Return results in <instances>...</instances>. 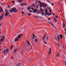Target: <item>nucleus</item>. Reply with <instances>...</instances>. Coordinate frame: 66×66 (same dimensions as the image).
Segmentation results:
<instances>
[{
    "mask_svg": "<svg viewBox=\"0 0 66 66\" xmlns=\"http://www.w3.org/2000/svg\"><path fill=\"white\" fill-rule=\"evenodd\" d=\"M23 36V35L22 34H19L18 35V36L15 39L14 41L15 42H17L18 40H19V38H21V36Z\"/></svg>",
    "mask_w": 66,
    "mask_h": 66,
    "instance_id": "f257e3e1",
    "label": "nucleus"
},
{
    "mask_svg": "<svg viewBox=\"0 0 66 66\" xmlns=\"http://www.w3.org/2000/svg\"><path fill=\"white\" fill-rule=\"evenodd\" d=\"M40 4L41 5L40 6V7H42V6L43 8H45H45L47 7V4H45L43 3H42L41 4ZM44 5H45V6Z\"/></svg>",
    "mask_w": 66,
    "mask_h": 66,
    "instance_id": "f03ea898",
    "label": "nucleus"
},
{
    "mask_svg": "<svg viewBox=\"0 0 66 66\" xmlns=\"http://www.w3.org/2000/svg\"><path fill=\"white\" fill-rule=\"evenodd\" d=\"M12 10H13V12H14V13H17L18 12L17 10V9L16 8H12Z\"/></svg>",
    "mask_w": 66,
    "mask_h": 66,
    "instance_id": "7ed1b4c3",
    "label": "nucleus"
},
{
    "mask_svg": "<svg viewBox=\"0 0 66 66\" xmlns=\"http://www.w3.org/2000/svg\"><path fill=\"white\" fill-rule=\"evenodd\" d=\"M5 11L6 13L5 14V17H7V15L8 14H10V13L8 12V11H7V10H5Z\"/></svg>",
    "mask_w": 66,
    "mask_h": 66,
    "instance_id": "20e7f679",
    "label": "nucleus"
},
{
    "mask_svg": "<svg viewBox=\"0 0 66 66\" xmlns=\"http://www.w3.org/2000/svg\"><path fill=\"white\" fill-rule=\"evenodd\" d=\"M9 50L8 49H6V50L5 51H4V54L5 53H9Z\"/></svg>",
    "mask_w": 66,
    "mask_h": 66,
    "instance_id": "39448f33",
    "label": "nucleus"
},
{
    "mask_svg": "<svg viewBox=\"0 0 66 66\" xmlns=\"http://www.w3.org/2000/svg\"><path fill=\"white\" fill-rule=\"evenodd\" d=\"M3 10H2V8L1 7H0V12H3Z\"/></svg>",
    "mask_w": 66,
    "mask_h": 66,
    "instance_id": "423d86ee",
    "label": "nucleus"
},
{
    "mask_svg": "<svg viewBox=\"0 0 66 66\" xmlns=\"http://www.w3.org/2000/svg\"><path fill=\"white\" fill-rule=\"evenodd\" d=\"M51 48L50 49V51L48 52V55H49L51 53Z\"/></svg>",
    "mask_w": 66,
    "mask_h": 66,
    "instance_id": "0eeeda50",
    "label": "nucleus"
},
{
    "mask_svg": "<svg viewBox=\"0 0 66 66\" xmlns=\"http://www.w3.org/2000/svg\"><path fill=\"white\" fill-rule=\"evenodd\" d=\"M45 13H48V10L46 9H45Z\"/></svg>",
    "mask_w": 66,
    "mask_h": 66,
    "instance_id": "6e6552de",
    "label": "nucleus"
},
{
    "mask_svg": "<svg viewBox=\"0 0 66 66\" xmlns=\"http://www.w3.org/2000/svg\"><path fill=\"white\" fill-rule=\"evenodd\" d=\"M2 41H3V39H1L0 40V45H1V42H2Z\"/></svg>",
    "mask_w": 66,
    "mask_h": 66,
    "instance_id": "1a4fd4ad",
    "label": "nucleus"
},
{
    "mask_svg": "<svg viewBox=\"0 0 66 66\" xmlns=\"http://www.w3.org/2000/svg\"><path fill=\"white\" fill-rule=\"evenodd\" d=\"M45 36H46V35H45L43 37L42 39L43 42H44V41H45V40L44 39V37H45Z\"/></svg>",
    "mask_w": 66,
    "mask_h": 66,
    "instance_id": "9d476101",
    "label": "nucleus"
},
{
    "mask_svg": "<svg viewBox=\"0 0 66 66\" xmlns=\"http://www.w3.org/2000/svg\"><path fill=\"white\" fill-rule=\"evenodd\" d=\"M33 39H35V38L36 37L35 36V35H34V34H33Z\"/></svg>",
    "mask_w": 66,
    "mask_h": 66,
    "instance_id": "9b49d317",
    "label": "nucleus"
},
{
    "mask_svg": "<svg viewBox=\"0 0 66 66\" xmlns=\"http://www.w3.org/2000/svg\"><path fill=\"white\" fill-rule=\"evenodd\" d=\"M54 21H55V22H57V20L56 19L54 18Z\"/></svg>",
    "mask_w": 66,
    "mask_h": 66,
    "instance_id": "f8f14e48",
    "label": "nucleus"
},
{
    "mask_svg": "<svg viewBox=\"0 0 66 66\" xmlns=\"http://www.w3.org/2000/svg\"><path fill=\"white\" fill-rule=\"evenodd\" d=\"M23 0H19L18 1V2L19 3H21L22 1Z\"/></svg>",
    "mask_w": 66,
    "mask_h": 66,
    "instance_id": "ddd939ff",
    "label": "nucleus"
},
{
    "mask_svg": "<svg viewBox=\"0 0 66 66\" xmlns=\"http://www.w3.org/2000/svg\"><path fill=\"white\" fill-rule=\"evenodd\" d=\"M21 65V63H19L18 64H17L16 65V66H19H19H20V65Z\"/></svg>",
    "mask_w": 66,
    "mask_h": 66,
    "instance_id": "4468645a",
    "label": "nucleus"
},
{
    "mask_svg": "<svg viewBox=\"0 0 66 66\" xmlns=\"http://www.w3.org/2000/svg\"><path fill=\"white\" fill-rule=\"evenodd\" d=\"M36 11H37V9H35V10H33V12H34V13H36Z\"/></svg>",
    "mask_w": 66,
    "mask_h": 66,
    "instance_id": "2eb2a0df",
    "label": "nucleus"
},
{
    "mask_svg": "<svg viewBox=\"0 0 66 66\" xmlns=\"http://www.w3.org/2000/svg\"><path fill=\"white\" fill-rule=\"evenodd\" d=\"M59 36L61 38H63V36H62V35H59Z\"/></svg>",
    "mask_w": 66,
    "mask_h": 66,
    "instance_id": "dca6fc26",
    "label": "nucleus"
},
{
    "mask_svg": "<svg viewBox=\"0 0 66 66\" xmlns=\"http://www.w3.org/2000/svg\"><path fill=\"white\" fill-rule=\"evenodd\" d=\"M18 50V49H15L14 51V53H16V51H17Z\"/></svg>",
    "mask_w": 66,
    "mask_h": 66,
    "instance_id": "f3484780",
    "label": "nucleus"
},
{
    "mask_svg": "<svg viewBox=\"0 0 66 66\" xmlns=\"http://www.w3.org/2000/svg\"><path fill=\"white\" fill-rule=\"evenodd\" d=\"M60 56V53H58L56 55V57H58V56Z\"/></svg>",
    "mask_w": 66,
    "mask_h": 66,
    "instance_id": "a211bd4d",
    "label": "nucleus"
},
{
    "mask_svg": "<svg viewBox=\"0 0 66 66\" xmlns=\"http://www.w3.org/2000/svg\"><path fill=\"white\" fill-rule=\"evenodd\" d=\"M32 7H35V6H36V5H34V4H33L32 5Z\"/></svg>",
    "mask_w": 66,
    "mask_h": 66,
    "instance_id": "6ab92c4d",
    "label": "nucleus"
},
{
    "mask_svg": "<svg viewBox=\"0 0 66 66\" xmlns=\"http://www.w3.org/2000/svg\"><path fill=\"white\" fill-rule=\"evenodd\" d=\"M20 5L21 6H23V5H24V4H23V3L21 4H20Z\"/></svg>",
    "mask_w": 66,
    "mask_h": 66,
    "instance_id": "aec40b11",
    "label": "nucleus"
},
{
    "mask_svg": "<svg viewBox=\"0 0 66 66\" xmlns=\"http://www.w3.org/2000/svg\"><path fill=\"white\" fill-rule=\"evenodd\" d=\"M48 38H49V37L48 36H47L46 37V39L47 41L48 40Z\"/></svg>",
    "mask_w": 66,
    "mask_h": 66,
    "instance_id": "412c9836",
    "label": "nucleus"
},
{
    "mask_svg": "<svg viewBox=\"0 0 66 66\" xmlns=\"http://www.w3.org/2000/svg\"><path fill=\"white\" fill-rule=\"evenodd\" d=\"M63 28H65V23H63Z\"/></svg>",
    "mask_w": 66,
    "mask_h": 66,
    "instance_id": "4be33fe9",
    "label": "nucleus"
},
{
    "mask_svg": "<svg viewBox=\"0 0 66 66\" xmlns=\"http://www.w3.org/2000/svg\"><path fill=\"white\" fill-rule=\"evenodd\" d=\"M27 42L28 43V45H31V44H30V42L29 41H28Z\"/></svg>",
    "mask_w": 66,
    "mask_h": 66,
    "instance_id": "5701e85b",
    "label": "nucleus"
},
{
    "mask_svg": "<svg viewBox=\"0 0 66 66\" xmlns=\"http://www.w3.org/2000/svg\"><path fill=\"white\" fill-rule=\"evenodd\" d=\"M3 16H1V18L0 19V20H2L3 18Z\"/></svg>",
    "mask_w": 66,
    "mask_h": 66,
    "instance_id": "b1692460",
    "label": "nucleus"
},
{
    "mask_svg": "<svg viewBox=\"0 0 66 66\" xmlns=\"http://www.w3.org/2000/svg\"><path fill=\"white\" fill-rule=\"evenodd\" d=\"M10 12H11V13H12V12H13V10L12 9H10Z\"/></svg>",
    "mask_w": 66,
    "mask_h": 66,
    "instance_id": "393cba45",
    "label": "nucleus"
},
{
    "mask_svg": "<svg viewBox=\"0 0 66 66\" xmlns=\"http://www.w3.org/2000/svg\"><path fill=\"white\" fill-rule=\"evenodd\" d=\"M48 23H50V24H51L52 25V26H54V25H53V24H52V23H51V22H48Z\"/></svg>",
    "mask_w": 66,
    "mask_h": 66,
    "instance_id": "a878e982",
    "label": "nucleus"
},
{
    "mask_svg": "<svg viewBox=\"0 0 66 66\" xmlns=\"http://www.w3.org/2000/svg\"><path fill=\"white\" fill-rule=\"evenodd\" d=\"M13 46L12 45L11 47V49H13Z\"/></svg>",
    "mask_w": 66,
    "mask_h": 66,
    "instance_id": "bb28decb",
    "label": "nucleus"
},
{
    "mask_svg": "<svg viewBox=\"0 0 66 66\" xmlns=\"http://www.w3.org/2000/svg\"><path fill=\"white\" fill-rule=\"evenodd\" d=\"M2 38H4V39H5V38H5V37L4 36H2Z\"/></svg>",
    "mask_w": 66,
    "mask_h": 66,
    "instance_id": "cd10ccee",
    "label": "nucleus"
},
{
    "mask_svg": "<svg viewBox=\"0 0 66 66\" xmlns=\"http://www.w3.org/2000/svg\"><path fill=\"white\" fill-rule=\"evenodd\" d=\"M44 14H45V13L44 12H43L42 13V15H44Z\"/></svg>",
    "mask_w": 66,
    "mask_h": 66,
    "instance_id": "c85d7f7f",
    "label": "nucleus"
},
{
    "mask_svg": "<svg viewBox=\"0 0 66 66\" xmlns=\"http://www.w3.org/2000/svg\"><path fill=\"white\" fill-rule=\"evenodd\" d=\"M35 41L36 42H37L38 40H37V39H35Z\"/></svg>",
    "mask_w": 66,
    "mask_h": 66,
    "instance_id": "c756f323",
    "label": "nucleus"
},
{
    "mask_svg": "<svg viewBox=\"0 0 66 66\" xmlns=\"http://www.w3.org/2000/svg\"><path fill=\"white\" fill-rule=\"evenodd\" d=\"M38 2L40 4H41V3H42L40 1H39Z\"/></svg>",
    "mask_w": 66,
    "mask_h": 66,
    "instance_id": "7c9ffc66",
    "label": "nucleus"
},
{
    "mask_svg": "<svg viewBox=\"0 0 66 66\" xmlns=\"http://www.w3.org/2000/svg\"><path fill=\"white\" fill-rule=\"evenodd\" d=\"M48 9L49 10H50V13H52V11H51V10H50V9L49 8H48Z\"/></svg>",
    "mask_w": 66,
    "mask_h": 66,
    "instance_id": "2f4dec72",
    "label": "nucleus"
},
{
    "mask_svg": "<svg viewBox=\"0 0 66 66\" xmlns=\"http://www.w3.org/2000/svg\"><path fill=\"white\" fill-rule=\"evenodd\" d=\"M38 2V1H37L36 2V3H35V4H37V2Z\"/></svg>",
    "mask_w": 66,
    "mask_h": 66,
    "instance_id": "473e14b6",
    "label": "nucleus"
},
{
    "mask_svg": "<svg viewBox=\"0 0 66 66\" xmlns=\"http://www.w3.org/2000/svg\"><path fill=\"white\" fill-rule=\"evenodd\" d=\"M39 18L40 19H43V18L42 17H40V16H39Z\"/></svg>",
    "mask_w": 66,
    "mask_h": 66,
    "instance_id": "72a5a7b5",
    "label": "nucleus"
},
{
    "mask_svg": "<svg viewBox=\"0 0 66 66\" xmlns=\"http://www.w3.org/2000/svg\"><path fill=\"white\" fill-rule=\"evenodd\" d=\"M40 11L41 12H43V10H40Z\"/></svg>",
    "mask_w": 66,
    "mask_h": 66,
    "instance_id": "f704fd0d",
    "label": "nucleus"
},
{
    "mask_svg": "<svg viewBox=\"0 0 66 66\" xmlns=\"http://www.w3.org/2000/svg\"><path fill=\"white\" fill-rule=\"evenodd\" d=\"M55 39L56 40H57V38L56 37H55Z\"/></svg>",
    "mask_w": 66,
    "mask_h": 66,
    "instance_id": "c9c22d12",
    "label": "nucleus"
},
{
    "mask_svg": "<svg viewBox=\"0 0 66 66\" xmlns=\"http://www.w3.org/2000/svg\"><path fill=\"white\" fill-rule=\"evenodd\" d=\"M29 11L30 12H31V13H33V12H32V11H31V10H30Z\"/></svg>",
    "mask_w": 66,
    "mask_h": 66,
    "instance_id": "e433bc0d",
    "label": "nucleus"
},
{
    "mask_svg": "<svg viewBox=\"0 0 66 66\" xmlns=\"http://www.w3.org/2000/svg\"><path fill=\"white\" fill-rule=\"evenodd\" d=\"M57 38L58 39V40H59L60 39H59V36H57Z\"/></svg>",
    "mask_w": 66,
    "mask_h": 66,
    "instance_id": "4c0bfd02",
    "label": "nucleus"
},
{
    "mask_svg": "<svg viewBox=\"0 0 66 66\" xmlns=\"http://www.w3.org/2000/svg\"><path fill=\"white\" fill-rule=\"evenodd\" d=\"M28 16H31V14H30V13H29L28 14Z\"/></svg>",
    "mask_w": 66,
    "mask_h": 66,
    "instance_id": "58836bf2",
    "label": "nucleus"
},
{
    "mask_svg": "<svg viewBox=\"0 0 66 66\" xmlns=\"http://www.w3.org/2000/svg\"><path fill=\"white\" fill-rule=\"evenodd\" d=\"M24 5H25V6H26L27 5V4H26V3H24Z\"/></svg>",
    "mask_w": 66,
    "mask_h": 66,
    "instance_id": "ea45409f",
    "label": "nucleus"
},
{
    "mask_svg": "<svg viewBox=\"0 0 66 66\" xmlns=\"http://www.w3.org/2000/svg\"><path fill=\"white\" fill-rule=\"evenodd\" d=\"M58 18V16H56V18L57 19Z\"/></svg>",
    "mask_w": 66,
    "mask_h": 66,
    "instance_id": "a19ab883",
    "label": "nucleus"
},
{
    "mask_svg": "<svg viewBox=\"0 0 66 66\" xmlns=\"http://www.w3.org/2000/svg\"><path fill=\"white\" fill-rule=\"evenodd\" d=\"M51 5H52V6H53L54 5V4H53V3H52Z\"/></svg>",
    "mask_w": 66,
    "mask_h": 66,
    "instance_id": "79ce46f5",
    "label": "nucleus"
},
{
    "mask_svg": "<svg viewBox=\"0 0 66 66\" xmlns=\"http://www.w3.org/2000/svg\"><path fill=\"white\" fill-rule=\"evenodd\" d=\"M34 17H35V18H38V17L37 16H35Z\"/></svg>",
    "mask_w": 66,
    "mask_h": 66,
    "instance_id": "37998d69",
    "label": "nucleus"
},
{
    "mask_svg": "<svg viewBox=\"0 0 66 66\" xmlns=\"http://www.w3.org/2000/svg\"><path fill=\"white\" fill-rule=\"evenodd\" d=\"M44 42V44H47V43H46L45 42L43 41Z\"/></svg>",
    "mask_w": 66,
    "mask_h": 66,
    "instance_id": "c03bdc74",
    "label": "nucleus"
},
{
    "mask_svg": "<svg viewBox=\"0 0 66 66\" xmlns=\"http://www.w3.org/2000/svg\"><path fill=\"white\" fill-rule=\"evenodd\" d=\"M52 15V13L50 14V15H48V16H50V15Z\"/></svg>",
    "mask_w": 66,
    "mask_h": 66,
    "instance_id": "a18cd8bd",
    "label": "nucleus"
},
{
    "mask_svg": "<svg viewBox=\"0 0 66 66\" xmlns=\"http://www.w3.org/2000/svg\"><path fill=\"white\" fill-rule=\"evenodd\" d=\"M21 13L22 14H23V13H24V12L23 11Z\"/></svg>",
    "mask_w": 66,
    "mask_h": 66,
    "instance_id": "49530a36",
    "label": "nucleus"
},
{
    "mask_svg": "<svg viewBox=\"0 0 66 66\" xmlns=\"http://www.w3.org/2000/svg\"><path fill=\"white\" fill-rule=\"evenodd\" d=\"M63 49H65V46H64L63 45Z\"/></svg>",
    "mask_w": 66,
    "mask_h": 66,
    "instance_id": "de8ad7c7",
    "label": "nucleus"
},
{
    "mask_svg": "<svg viewBox=\"0 0 66 66\" xmlns=\"http://www.w3.org/2000/svg\"><path fill=\"white\" fill-rule=\"evenodd\" d=\"M1 17H4L3 14H2V16H1Z\"/></svg>",
    "mask_w": 66,
    "mask_h": 66,
    "instance_id": "09e8293b",
    "label": "nucleus"
},
{
    "mask_svg": "<svg viewBox=\"0 0 66 66\" xmlns=\"http://www.w3.org/2000/svg\"><path fill=\"white\" fill-rule=\"evenodd\" d=\"M57 45L59 47V44L58 43H57Z\"/></svg>",
    "mask_w": 66,
    "mask_h": 66,
    "instance_id": "8fccbe9b",
    "label": "nucleus"
},
{
    "mask_svg": "<svg viewBox=\"0 0 66 66\" xmlns=\"http://www.w3.org/2000/svg\"><path fill=\"white\" fill-rule=\"evenodd\" d=\"M31 9H32V10H34V9L33 7H32Z\"/></svg>",
    "mask_w": 66,
    "mask_h": 66,
    "instance_id": "3c124183",
    "label": "nucleus"
},
{
    "mask_svg": "<svg viewBox=\"0 0 66 66\" xmlns=\"http://www.w3.org/2000/svg\"><path fill=\"white\" fill-rule=\"evenodd\" d=\"M14 2H15V1H12V3H14Z\"/></svg>",
    "mask_w": 66,
    "mask_h": 66,
    "instance_id": "603ef678",
    "label": "nucleus"
},
{
    "mask_svg": "<svg viewBox=\"0 0 66 66\" xmlns=\"http://www.w3.org/2000/svg\"><path fill=\"white\" fill-rule=\"evenodd\" d=\"M30 9V8L29 7L28 9V10H29Z\"/></svg>",
    "mask_w": 66,
    "mask_h": 66,
    "instance_id": "864d4df0",
    "label": "nucleus"
},
{
    "mask_svg": "<svg viewBox=\"0 0 66 66\" xmlns=\"http://www.w3.org/2000/svg\"><path fill=\"white\" fill-rule=\"evenodd\" d=\"M58 3L59 4H60V3H60V2H58Z\"/></svg>",
    "mask_w": 66,
    "mask_h": 66,
    "instance_id": "5fc2aeb1",
    "label": "nucleus"
},
{
    "mask_svg": "<svg viewBox=\"0 0 66 66\" xmlns=\"http://www.w3.org/2000/svg\"><path fill=\"white\" fill-rule=\"evenodd\" d=\"M2 25V24H0V27H1V26Z\"/></svg>",
    "mask_w": 66,
    "mask_h": 66,
    "instance_id": "6e6d98bb",
    "label": "nucleus"
},
{
    "mask_svg": "<svg viewBox=\"0 0 66 66\" xmlns=\"http://www.w3.org/2000/svg\"><path fill=\"white\" fill-rule=\"evenodd\" d=\"M37 13L38 14H39L40 13H39V12H37Z\"/></svg>",
    "mask_w": 66,
    "mask_h": 66,
    "instance_id": "4d7b16f0",
    "label": "nucleus"
},
{
    "mask_svg": "<svg viewBox=\"0 0 66 66\" xmlns=\"http://www.w3.org/2000/svg\"><path fill=\"white\" fill-rule=\"evenodd\" d=\"M2 5H4V4H2Z\"/></svg>",
    "mask_w": 66,
    "mask_h": 66,
    "instance_id": "13d9d810",
    "label": "nucleus"
},
{
    "mask_svg": "<svg viewBox=\"0 0 66 66\" xmlns=\"http://www.w3.org/2000/svg\"><path fill=\"white\" fill-rule=\"evenodd\" d=\"M11 59H13V56H12Z\"/></svg>",
    "mask_w": 66,
    "mask_h": 66,
    "instance_id": "bf43d9fd",
    "label": "nucleus"
},
{
    "mask_svg": "<svg viewBox=\"0 0 66 66\" xmlns=\"http://www.w3.org/2000/svg\"><path fill=\"white\" fill-rule=\"evenodd\" d=\"M47 1L48 3H50V2H49V1Z\"/></svg>",
    "mask_w": 66,
    "mask_h": 66,
    "instance_id": "052dcab7",
    "label": "nucleus"
},
{
    "mask_svg": "<svg viewBox=\"0 0 66 66\" xmlns=\"http://www.w3.org/2000/svg\"><path fill=\"white\" fill-rule=\"evenodd\" d=\"M46 15H49V14H48V13H46Z\"/></svg>",
    "mask_w": 66,
    "mask_h": 66,
    "instance_id": "680f3d73",
    "label": "nucleus"
},
{
    "mask_svg": "<svg viewBox=\"0 0 66 66\" xmlns=\"http://www.w3.org/2000/svg\"><path fill=\"white\" fill-rule=\"evenodd\" d=\"M58 11H59V12H61V11H60V10H58Z\"/></svg>",
    "mask_w": 66,
    "mask_h": 66,
    "instance_id": "e2e57ef3",
    "label": "nucleus"
},
{
    "mask_svg": "<svg viewBox=\"0 0 66 66\" xmlns=\"http://www.w3.org/2000/svg\"><path fill=\"white\" fill-rule=\"evenodd\" d=\"M45 16H46L47 15V14H46V13H45Z\"/></svg>",
    "mask_w": 66,
    "mask_h": 66,
    "instance_id": "0e129e2a",
    "label": "nucleus"
},
{
    "mask_svg": "<svg viewBox=\"0 0 66 66\" xmlns=\"http://www.w3.org/2000/svg\"><path fill=\"white\" fill-rule=\"evenodd\" d=\"M37 9H38V8H39L37 6Z\"/></svg>",
    "mask_w": 66,
    "mask_h": 66,
    "instance_id": "69168bd1",
    "label": "nucleus"
},
{
    "mask_svg": "<svg viewBox=\"0 0 66 66\" xmlns=\"http://www.w3.org/2000/svg\"><path fill=\"white\" fill-rule=\"evenodd\" d=\"M65 65L66 66V62H65Z\"/></svg>",
    "mask_w": 66,
    "mask_h": 66,
    "instance_id": "338daca9",
    "label": "nucleus"
},
{
    "mask_svg": "<svg viewBox=\"0 0 66 66\" xmlns=\"http://www.w3.org/2000/svg\"><path fill=\"white\" fill-rule=\"evenodd\" d=\"M48 19L49 20H50V18H49Z\"/></svg>",
    "mask_w": 66,
    "mask_h": 66,
    "instance_id": "774afa93",
    "label": "nucleus"
}]
</instances>
